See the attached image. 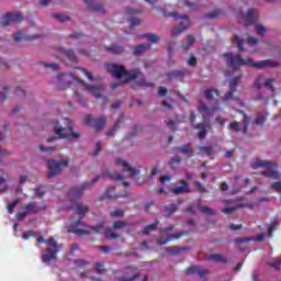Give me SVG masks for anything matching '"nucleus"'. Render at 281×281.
Instances as JSON below:
<instances>
[{
    "label": "nucleus",
    "mask_w": 281,
    "mask_h": 281,
    "mask_svg": "<svg viewBox=\"0 0 281 281\" xmlns=\"http://www.w3.org/2000/svg\"><path fill=\"white\" fill-rule=\"evenodd\" d=\"M63 54L68 58V60H70L71 63H76L77 57L74 50H63Z\"/></svg>",
    "instance_id": "a18cd8bd"
},
{
    "label": "nucleus",
    "mask_w": 281,
    "mask_h": 281,
    "mask_svg": "<svg viewBox=\"0 0 281 281\" xmlns=\"http://www.w3.org/2000/svg\"><path fill=\"white\" fill-rule=\"evenodd\" d=\"M111 218L122 217L124 216V210L116 209L115 211L110 212Z\"/></svg>",
    "instance_id": "8fccbe9b"
},
{
    "label": "nucleus",
    "mask_w": 281,
    "mask_h": 281,
    "mask_svg": "<svg viewBox=\"0 0 281 281\" xmlns=\"http://www.w3.org/2000/svg\"><path fill=\"white\" fill-rule=\"evenodd\" d=\"M260 175H262V177H268L269 179H278V177H280V172L276 170H263Z\"/></svg>",
    "instance_id": "f704fd0d"
},
{
    "label": "nucleus",
    "mask_w": 281,
    "mask_h": 281,
    "mask_svg": "<svg viewBox=\"0 0 281 281\" xmlns=\"http://www.w3.org/2000/svg\"><path fill=\"white\" fill-rule=\"evenodd\" d=\"M256 30H257V34H259V36H266L267 29H265L262 26V24H258Z\"/></svg>",
    "instance_id": "69168bd1"
},
{
    "label": "nucleus",
    "mask_w": 281,
    "mask_h": 281,
    "mask_svg": "<svg viewBox=\"0 0 281 281\" xmlns=\"http://www.w3.org/2000/svg\"><path fill=\"white\" fill-rule=\"evenodd\" d=\"M53 19H55L56 21H59L60 23L65 22V21H69V16L67 15H63L60 13H55L53 15Z\"/></svg>",
    "instance_id": "6e6d98bb"
},
{
    "label": "nucleus",
    "mask_w": 281,
    "mask_h": 281,
    "mask_svg": "<svg viewBox=\"0 0 281 281\" xmlns=\"http://www.w3.org/2000/svg\"><path fill=\"white\" fill-rule=\"evenodd\" d=\"M140 38H147L149 43H159V35L153 33H145L140 35Z\"/></svg>",
    "instance_id": "72a5a7b5"
},
{
    "label": "nucleus",
    "mask_w": 281,
    "mask_h": 281,
    "mask_svg": "<svg viewBox=\"0 0 281 281\" xmlns=\"http://www.w3.org/2000/svg\"><path fill=\"white\" fill-rule=\"evenodd\" d=\"M204 95L207 100H214V95L218 98L221 92L216 88H209L204 91Z\"/></svg>",
    "instance_id": "bb28decb"
},
{
    "label": "nucleus",
    "mask_w": 281,
    "mask_h": 281,
    "mask_svg": "<svg viewBox=\"0 0 281 281\" xmlns=\"http://www.w3.org/2000/svg\"><path fill=\"white\" fill-rule=\"evenodd\" d=\"M112 179L114 181H124V176L122 173H115L111 170H105L104 173L95 176L91 181L85 182L81 187H72L68 191L69 201H78V199H82V194H85L86 190H91L94 183H98L100 179Z\"/></svg>",
    "instance_id": "7ed1b4c3"
},
{
    "label": "nucleus",
    "mask_w": 281,
    "mask_h": 281,
    "mask_svg": "<svg viewBox=\"0 0 281 281\" xmlns=\"http://www.w3.org/2000/svg\"><path fill=\"white\" fill-rule=\"evenodd\" d=\"M104 236L106 240H117L120 238V235L115 232H113L112 228H105Z\"/></svg>",
    "instance_id": "c756f323"
},
{
    "label": "nucleus",
    "mask_w": 281,
    "mask_h": 281,
    "mask_svg": "<svg viewBox=\"0 0 281 281\" xmlns=\"http://www.w3.org/2000/svg\"><path fill=\"white\" fill-rule=\"evenodd\" d=\"M245 25H254L258 21V10L248 9L247 14L244 16Z\"/></svg>",
    "instance_id": "a211bd4d"
},
{
    "label": "nucleus",
    "mask_w": 281,
    "mask_h": 281,
    "mask_svg": "<svg viewBox=\"0 0 281 281\" xmlns=\"http://www.w3.org/2000/svg\"><path fill=\"white\" fill-rule=\"evenodd\" d=\"M229 128H231V131L238 132V131H240V123L237 122V121L231 122L229 123Z\"/></svg>",
    "instance_id": "0e129e2a"
},
{
    "label": "nucleus",
    "mask_w": 281,
    "mask_h": 281,
    "mask_svg": "<svg viewBox=\"0 0 281 281\" xmlns=\"http://www.w3.org/2000/svg\"><path fill=\"white\" fill-rule=\"evenodd\" d=\"M241 78H243V75H238L237 77L231 79L229 89H237L238 85H240Z\"/></svg>",
    "instance_id": "79ce46f5"
},
{
    "label": "nucleus",
    "mask_w": 281,
    "mask_h": 281,
    "mask_svg": "<svg viewBox=\"0 0 281 281\" xmlns=\"http://www.w3.org/2000/svg\"><path fill=\"white\" fill-rule=\"evenodd\" d=\"M78 227H87L85 222H82V217L76 220L75 223L68 228L69 234H76L77 236H89L90 234H102V232H105L104 225L102 224L88 226L90 229Z\"/></svg>",
    "instance_id": "0eeeda50"
},
{
    "label": "nucleus",
    "mask_w": 281,
    "mask_h": 281,
    "mask_svg": "<svg viewBox=\"0 0 281 281\" xmlns=\"http://www.w3.org/2000/svg\"><path fill=\"white\" fill-rule=\"evenodd\" d=\"M58 80L63 82V87H71L74 82H77L78 85H81V87H86L87 91L92 93L97 100H100L102 98V87L101 86H88L85 80L81 78L75 77L72 74H60L57 76Z\"/></svg>",
    "instance_id": "39448f33"
},
{
    "label": "nucleus",
    "mask_w": 281,
    "mask_h": 281,
    "mask_svg": "<svg viewBox=\"0 0 281 281\" xmlns=\"http://www.w3.org/2000/svg\"><path fill=\"white\" fill-rule=\"evenodd\" d=\"M276 227H278V222H272L271 224H269L268 226L269 238H273V229H276Z\"/></svg>",
    "instance_id": "5fc2aeb1"
},
{
    "label": "nucleus",
    "mask_w": 281,
    "mask_h": 281,
    "mask_svg": "<svg viewBox=\"0 0 281 281\" xmlns=\"http://www.w3.org/2000/svg\"><path fill=\"white\" fill-rule=\"evenodd\" d=\"M198 209L200 210V212H202V214H207L209 216H214V214H216V212L205 205H198Z\"/></svg>",
    "instance_id": "ea45409f"
},
{
    "label": "nucleus",
    "mask_w": 281,
    "mask_h": 281,
    "mask_svg": "<svg viewBox=\"0 0 281 281\" xmlns=\"http://www.w3.org/2000/svg\"><path fill=\"white\" fill-rule=\"evenodd\" d=\"M85 124L94 128V131H102L106 126V117H93L91 114H87L85 117Z\"/></svg>",
    "instance_id": "9d476101"
},
{
    "label": "nucleus",
    "mask_w": 281,
    "mask_h": 281,
    "mask_svg": "<svg viewBox=\"0 0 281 281\" xmlns=\"http://www.w3.org/2000/svg\"><path fill=\"white\" fill-rule=\"evenodd\" d=\"M209 260H213L214 262H223V265L227 263V257L221 254H213L209 257Z\"/></svg>",
    "instance_id": "7c9ffc66"
},
{
    "label": "nucleus",
    "mask_w": 281,
    "mask_h": 281,
    "mask_svg": "<svg viewBox=\"0 0 281 281\" xmlns=\"http://www.w3.org/2000/svg\"><path fill=\"white\" fill-rule=\"evenodd\" d=\"M103 196L104 199H117V195H115V187L108 188Z\"/></svg>",
    "instance_id": "a19ab883"
},
{
    "label": "nucleus",
    "mask_w": 281,
    "mask_h": 281,
    "mask_svg": "<svg viewBox=\"0 0 281 281\" xmlns=\"http://www.w3.org/2000/svg\"><path fill=\"white\" fill-rule=\"evenodd\" d=\"M190 70L182 69V70H172L167 72L168 80H179V78H184V76H189Z\"/></svg>",
    "instance_id": "6ab92c4d"
},
{
    "label": "nucleus",
    "mask_w": 281,
    "mask_h": 281,
    "mask_svg": "<svg viewBox=\"0 0 281 281\" xmlns=\"http://www.w3.org/2000/svg\"><path fill=\"white\" fill-rule=\"evenodd\" d=\"M244 115V128H243V133L244 135H247V133H249V117L247 114L243 113Z\"/></svg>",
    "instance_id": "49530a36"
},
{
    "label": "nucleus",
    "mask_w": 281,
    "mask_h": 281,
    "mask_svg": "<svg viewBox=\"0 0 281 281\" xmlns=\"http://www.w3.org/2000/svg\"><path fill=\"white\" fill-rule=\"evenodd\" d=\"M183 235H184L183 233H178V234L167 237L165 240L158 239L157 245H159V246L168 245V243H170V240H175V238L176 239L182 238Z\"/></svg>",
    "instance_id": "cd10ccee"
},
{
    "label": "nucleus",
    "mask_w": 281,
    "mask_h": 281,
    "mask_svg": "<svg viewBox=\"0 0 281 281\" xmlns=\"http://www.w3.org/2000/svg\"><path fill=\"white\" fill-rule=\"evenodd\" d=\"M137 278H139V274H134V276H132L130 278L121 277V278H119V281H133V280H137Z\"/></svg>",
    "instance_id": "338daca9"
},
{
    "label": "nucleus",
    "mask_w": 281,
    "mask_h": 281,
    "mask_svg": "<svg viewBox=\"0 0 281 281\" xmlns=\"http://www.w3.org/2000/svg\"><path fill=\"white\" fill-rule=\"evenodd\" d=\"M67 126L64 127L59 125L58 121H53V131L56 136H52L47 138V142H56V139H67V142H71V139H80V133L74 131V123L69 119H64Z\"/></svg>",
    "instance_id": "20e7f679"
},
{
    "label": "nucleus",
    "mask_w": 281,
    "mask_h": 281,
    "mask_svg": "<svg viewBox=\"0 0 281 281\" xmlns=\"http://www.w3.org/2000/svg\"><path fill=\"white\" fill-rule=\"evenodd\" d=\"M43 67H45L46 69H53V71H58V64L56 63H52V64H47L45 61H42Z\"/></svg>",
    "instance_id": "13d9d810"
},
{
    "label": "nucleus",
    "mask_w": 281,
    "mask_h": 281,
    "mask_svg": "<svg viewBox=\"0 0 281 281\" xmlns=\"http://www.w3.org/2000/svg\"><path fill=\"white\" fill-rule=\"evenodd\" d=\"M179 164H181V157L179 156L171 158V160L169 161L170 168H177Z\"/></svg>",
    "instance_id": "de8ad7c7"
},
{
    "label": "nucleus",
    "mask_w": 281,
    "mask_h": 281,
    "mask_svg": "<svg viewBox=\"0 0 281 281\" xmlns=\"http://www.w3.org/2000/svg\"><path fill=\"white\" fill-rule=\"evenodd\" d=\"M198 60L196 57L194 55H190L187 65H189V67H196Z\"/></svg>",
    "instance_id": "e2e57ef3"
},
{
    "label": "nucleus",
    "mask_w": 281,
    "mask_h": 281,
    "mask_svg": "<svg viewBox=\"0 0 281 281\" xmlns=\"http://www.w3.org/2000/svg\"><path fill=\"white\" fill-rule=\"evenodd\" d=\"M95 271H97V273H99L101 276L102 273L106 272V269H104V265L103 263L97 262L95 263Z\"/></svg>",
    "instance_id": "052dcab7"
},
{
    "label": "nucleus",
    "mask_w": 281,
    "mask_h": 281,
    "mask_svg": "<svg viewBox=\"0 0 281 281\" xmlns=\"http://www.w3.org/2000/svg\"><path fill=\"white\" fill-rule=\"evenodd\" d=\"M30 213H27V210L25 207L22 209V211L18 214H15V218L19 221H23Z\"/></svg>",
    "instance_id": "4d7b16f0"
},
{
    "label": "nucleus",
    "mask_w": 281,
    "mask_h": 281,
    "mask_svg": "<svg viewBox=\"0 0 281 281\" xmlns=\"http://www.w3.org/2000/svg\"><path fill=\"white\" fill-rule=\"evenodd\" d=\"M57 255L58 249L46 248V254L42 255V262H52V260H56Z\"/></svg>",
    "instance_id": "4be33fe9"
},
{
    "label": "nucleus",
    "mask_w": 281,
    "mask_h": 281,
    "mask_svg": "<svg viewBox=\"0 0 281 281\" xmlns=\"http://www.w3.org/2000/svg\"><path fill=\"white\" fill-rule=\"evenodd\" d=\"M193 186L195 188V192L199 194H205L207 192V189L199 180H196Z\"/></svg>",
    "instance_id": "58836bf2"
},
{
    "label": "nucleus",
    "mask_w": 281,
    "mask_h": 281,
    "mask_svg": "<svg viewBox=\"0 0 281 281\" xmlns=\"http://www.w3.org/2000/svg\"><path fill=\"white\" fill-rule=\"evenodd\" d=\"M169 16H175L176 19H180V23L178 26L173 27L171 31V36H178V34H181L182 32H186L188 27H190V18L187 15H179L177 12H171Z\"/></svg>",
    "instance_id": "1a4fd4ad"
},
{
    "label": "nucleus",
    "mask_w": 281,
    "mask_h": 281,
    "mask_svg": "<svg viewBox=\"0 0 281 281\" xmlns=\"http://www.w3.org/2000/svg\"><path fill=\"white\" fill-rule=\"evenodd\" d=\"M194 273H196L199 278H205V276L210 273V270L203 269L199 266H191L187 269V276H194Z\"/></svg>",
    "instance_id": "2eb2a0df"
},
{
    "label": "nucleus",
    "mask_w": 281,
    "mask_h": 281,
    "mask_svg": "<svg viewBox=\"0 0 281 281\" xmlns=\"http://www.w3.org/2000/svg\"><path fill=\"white\" fill-rule=\"evenodd\" d=\"M224 58H226V65L233 71H238L240 67H254L255 69H265V67H279L280 64L271 59H265L260 61H254L251 58H243L238 54L234 53H224Z\"/></svg>",
    "instance_id": "f03ea898"
},
{
    "label": "nucleus",
    "mask_w": 281,
    "mask_h": 281,
    "mask_svg": "<svg viewBox=\"0 0 281 281\" xmlns=\"http://www.w3.org/2000/svg\"><path fill=\"white\" fill-rule=\"evenodd\" d=\"M177 210H179V206L175 203L165 206V212L167 216H172V214H175Z\"/></svg>",
    "instance_id": "c9c22d12"
},
{
    "label": "nucleus",
    "mask_w": 281,
    "mask_h": 281,
    "mask_svg": "<svg viewBox=\"0 0 281 281\" xmlns=\"http://www.w3.org/2000/svg\"><path fill=\"white\" fill-rule=\"evenodd\" d=\"M265 240H267V234L261 233V234L257 235L256 238H254V237H237L234 239V243L236 245H245L246 243H252V241L262 243Z\"/></svg>",
    "instance_id": "f8f14e48"
},
{
    "label": "nucleus",
    "mask_w": 281,
    "mask_h": 281,
    "mask_svg": "<svg viewBox=\"0 0 281 281\" xmlns=\"http://www.w3.org/2000/svg\"><path fill=\"white\" fill-rule=\"evenodd\" d=\"M254 170H258V168H268V170H272L273 168H278V162L271 160H257L252 164Z\"/></svg>",
    "instance_id": "ddd939ff"
},
{
    "label": "nucleus",
    "mask_w": 281,
    "mask_h": 281,
    "mask_svg": "<svg viewBox=\"0 0 281 281\" xmlns=\"http://www.w3.org/2000/svg\"><path fill=\"white\" fill-rule=\"evenodd\" d=\"M199 113L202 115V120L204 122L193 124L192 128H194L198 132V139H205L207 137V128H210V124L207 123V120L212 116V110L205 104V102L200 101L199 106H198Z\"/></svg>",
    "instance_id": "423d86ee"
},
{
    "label": "nucleus",
    "mask_w": 281,
    "mask_h": 281,
    "mask_svg": "<svg viewBox=\"0 0 281 281\" xmlns=\"http://www.w3.org/2000/svg\"><path fill=\"white\" fill-rule=\"evenodd\" d=\"M116 164L117 166H122L123 168H125L126 172H130L133 179H135V177L139 175V172H142L140 170H136L135 168L131 167V165L122 158H117Z\"/></svg>",
    "instance_id": "4468645a"
},
{
    "label": "nucleus",
    "mask_w": 281,
    "mask_h": 281,
    "mask_svg": "<svg viewBox=\"0 0 281 281\" xmlns=\"http://www.w3.org/2000/svg\"><path fill=\"white\" fill-rule=\"evenodd\" d=\"M83 2L87 3L91 12H99V14H104V5H102V3H98L93 0H83Z\"/></svg>",
    "instance_id": "412c9836"
},
{
    "label": "nucleus",
    "mask_w": 281,
    "mask_h": 281,
    "mask_svg": "<svg viewBox=\"0 0 281 281\" xmlns=\"http://www.w3.org/2000/svg\"><path fill=\"white\" fill-rule=\"evenodd\" d=\"M112 227L114 229H123V227H126V222L119 220L116 222H113Z\"/></svg>",
    "instance_id": "3c124183"
},
{
    "label": "nucleus",
    "mask_w": 281,
    "mask_h": 281,
    "mask_svg": "<svg viewBox=\"0 0 281 281\" xmlns=\"http://www.w3.org/2000/svg\"><path fill=\"white\" fill-rule=\"evenodd\" d=\"M148 49H150V44L149 43L139 44V45H137L133 48V55L134 56H142V54H144L145 52H148Z\"/></svg>",
    "instance_id": "393cba45"
},
{
    "label": "nucleus",
    "mask_w": 281,
    "mask_h": 281,
    "mask_svg": "<svg viewBox=\"0 0 281 281\" xmlns=\"http://www.w3.org/2000/svg\"><path fill=\"white\" fill-rule=\"evenodd\" d=\"M105 52H109V54H124V46L122 44H113L112 46H105Z\"/></svg>",
    "instance_id": "a878e982"
},
{
    "label": "nucleus",
    "mask_w": 281,
    "mask_h": 281,
    "mask_svg": "<svg viewBox=\"0 0 281 281\" xmlns=\"http://www.w3.org/2000/svg\"><path fill=\"white\" fill-rule=\"evenodd\" d=\"M75 265H76V267L85 268V267H89V261H87L85 259H76Z\"/></svg>",
    "instance_id": "bf43d9fd"
},
{
    "label": "nucleus",
    "mask_w": 281,
    "mask_h": 281,
    "mask_svg": "<svg viewBox=\"0 0 281 281\" xmlns=\"http://www.w3.org/2000/svg\"><path fill=\"white\" fill-rule=\"evenodd\" d=\"M41 35H25L23 32H18L13 37L15 43H23L24 41H34Z\"/></svg>",
    "instance_id": "5701e85b"
},
{
    "label": "nucleus",
    "mask_w": 281,
    "mask_h": 281,
    "mask_svg": "<svg viewBox=\"0 0 281 281\" xmlns=\"http://www.w3.org/2000/svg\"><path fill=\"white\" fill-rule=\"evenodd\" d=\"M236 93H238V89L229 88V91L224 95L225 102H229V100H238Z\"/></svg>",
    "instance_id": "473e14b6"
},
{
    "label": "nucleus",
    "mask_w": 281,
    "mask_h": 281,
    "mask_svg": "<svg viewBox=\"0 0 281 281\" xmlns=\"http://www.w3.org/2000/svg\"><path fill=\"white\" fill-rule=\"evenodd\" d=\"M233 42L234 43H237V49H238V52H243V43H244V41H243V38H240L238 35H235L234 37H233Z\"/></svg>",
    "instance_id": "09e8293b"
},
{
    "label": "nucleus",
    "mask_w": 281,
    "mask_h": 281,
    "mask_svg": "<svg viewBox=\"0 0 281 281\" xmlns=\"http://www.w3.org/2000/svg\"><path fill=\"white\" fill-rule=\"evenodd\" d=\"M273 82H276V79L273 78L265 80V87H267V89H270L272 92L276 91V87H273Z\"/></svg>",
    "instance_id": "603ef678"
},
{
    "label": "nucleus",
    "mask_w": 281,
    "mask_h": 281,
    "mask_svg": "<svg viewBox=\"0 0 281 281\" xmlns=\"http://www.w3.org/2000/svg\"><path fill=\"white\" fill-rule=\"evenodd\" d=\"M198 150H200V153H205L207 157L214 153V148L212 146H200L198 147Z\"/></svg>",
    "instance_id": "c03bdc74"
},
{
    "label": "nucleus",
    "mask_w": 281,
    "mask_h": 281,
    "mask_svg": "<svg viewBox=\"0 0 281 281\" xmlns=\"http://www.w3.org/2000/svg\"><path fill=\"white\" fill-rule=\"evenodd\" d=\"M3 139H5V135L3 134V132H0V157H8V155H10V151L1 148L3 146Z\"/></svg>",
    "instance_id": "4c0bfd02"
},
{
    "label": "nucleus",
    "mask_w": 281,
    "mask_h": 281,
    "mask_svg": "<svg viewBox=\"0 0 281 281\" xmlns=\"http://www.w3.org/2000/svg\"><path fill=\"white\" fill-rule=\"evenodd\" d=\"M272 190H276L279 194H281V182H273L271 184Z\"/></svg>",
    "instance_id": "774afa93"
},
{
    "label": "nucleus",
    "mask_w": 281,
    "mask_h": 281,
    "mask_svg": "<svg viewBox=\"0 0 281 281\" xmlns=\"http://www.w3.org/2000/svg\"><path fill=\"white\" fill-rule=\"evenodd\" d=\"M255 122L258 126H263L265 122H267V115L262 112L257 113V117L255 119Z\"/></svg>",
    "instance_id": "e433bc0d"
},
{
    "label": "nucleus",
    "mask_w": 281,
    "mask_h": 281,
    "mask_svg": "<svg viewBox=\"0 0 281 281\" xmlns=\"http://www.w3.org/2000/svg\"><path fill=\"white\" fill-rule=\"evenodd\" d=\"M181 187L176 186L171 188L172 194L179 195V194H188L190 193V187L188 184L187 180H180Z\"/></svg>",
    "instance_id": "f3484780"
},
{
    "label": "nucleus",
    "mask_w": 281,
    "mask_h": 281,
    "mask_svg": "<svg viewBox=\"0 0 281 281\" xmlns=\"http://www.w3.org/2000/svg\"><path fill=\"white\" fill-rule=\"evenodd\" d=\"M71 165V160L69 158L56 161L54 159L47 160L48 172L47 179H54V177H58L60 172H63V167L67 168V166Z\"/></svg>",
    "instance_id": "6e6552de"
},
{
    "label": "nucleus",
    "mask_w": 281,
    "mask_h": 281,
    "mask_svg": "<svg viewBox=\"0 0 281 281\" xmlns=\"http://www.w3.org/2000/svg\"><path fill=\"white\" fill-rule=\"evenodd\" d=\"M105 68L113 78L121 80V82H113L111 85L112 89H117L120 85H126V82H131V80H136V78L139 79L135 81V83L133 85V89H135V87H145L147 89L153 87V82H146V79H144V74L139 68L128 71L126 70V67L124 65L117 64H105Z\"/></svg>",
    "instance_id": "f257e3e1"
},
{
    "label": "nucleus",
    "mask_w": 281,
    "mask_h": 281,
    "mask_svg": "<svg viewBox=\"0 0 281 281\" xmlns=\"http://www.w3.org/2000/svg\"><path fill=\"white\" fill-rule=\"evenodd\" d=\"M24 209L29 214H38V212H43L47 209L45 204L38 205L36 202H29Z\"/></svg>",
    "instance_id": "dca6fc26"
},
{
    "label": "nucleus",
    "mask_w": 281,
    "mask_h": 281,
    "mask_svg": "<svg viewBox=\"0 0 281 281\" xmlns=\"http://www.w3.org/2000/svg\"><path fill=\"white\" fill-rule=\"evenodd\" d=\"M158 225H159L158 220L154 221V223L144 227L143 234H145V236H148V234H150V232H155V229H157Z\"/></svg>",
    "instance_id": "2f4dec72"
},
{
    "label": "nucleus",
    "mask_w": 281,
    "mask_h": 281,
    "mask_svg": "<svg viewBox=\"0 0 281 281\" xmlns=\"http://www.w3.org/2000/svg\"><path fill=\"white\" fill-rule=\"evenodd\" d=\"M120 124H122L121 121H116L111 130H109L105 135H113L117 128H120Z\"/></svg>",
    "instance_id": "680f3d73"
},
{
    "label": "nucleus",
    "mask_w": 281,
    "mask_h": 281,
    "mask_svg": "<svg viewBox=\"0 0 281 281\" xmlns=\"http://www.w3.org/2000/svg\"><path fill=\"white\" fill-rule=\"evenodd\" d=\"M190 249V247L188 246H171V247H167L165 248V251H167V254H172V256H179V254H183V251H188Z\"/></svg>",
    "instance_id": "b1692460"
},
{
    "label": "nucleus",
    "mask_w": 281,
    "mask_h": 281,
    "mask_svg": "<svg viewBox=\"0 0 281 281\" xmlns=\"http://www.w3.org/2000/svg\"><path fill=\"white\" fill-rule=\"evenodd\" d=\"M46 245H48V247H52L53 249H58V241H56V238L54 237H49L46 241Z\"/></svg>",
    "instance_id": "864d4df0"
},
{
    "label": "nucleus",
    "mask_w": 281,
    "mask_h": 281,
    "mask_svg": "<svg viewBox=\"0 0 281 281\" xmlns=\"http://www.w3.org/2000/svg\"><path fill=\"white\" fill-rule=\"evenodd\" d=\"M76 211L80 216H85L89 212V206H87L82 202H77L76 203Z\"/></svg>",
    "instance_id": "c85d7f7f"
},
{
    "label": "nucleus",
    "mask_w": 281,
    "mask_h": 281,
    "mask_svg": "<svg viewBox=\"0 0 281 281\" xmlns=\"http://www.w3.org/2000/svg\"><path fill=\"white\" fill-rule=\"evenodd\" d=\"M19 21H23L21 12L5 13L1 16L0 25H2V27H8V25H12V23H16Z\"/></svg>",
    "instance_id": "9b49d317"
},
{
    "label": "nucleus",
    "mask_w": 281,
    "mask_h": 281,
    "mask_svg": "<svg viewBox=\"0 0 281 281\" xmlns=\"http://www.w3.org/2000/svg\"><path fill=\"white\" fill-rule=\"evenodd\" d=\"M16 205H19V199H16L12 202H8V204H7L8 214H13L14 207H16Z\"/></svg>",
    "instance_id": "37998d69"
},
{
    "label": "nucleus",
    "mask_w": 281,
    "mask_h": 281,
    "mask_svg": "<svg viewBox=\"0 0 281 281\" xmlns=\"http://www.w3.org/2000/svg\"><path fill=\"white\" fill-rule=\"evenodd\" d=\"M177 153H180L181 155H184V157H188L190 159L191 157H194V149H192V146L190 143H187L180 147H176Z\"/></svg>",
    "instance_id": "aec40b11"
}]
</instances>
